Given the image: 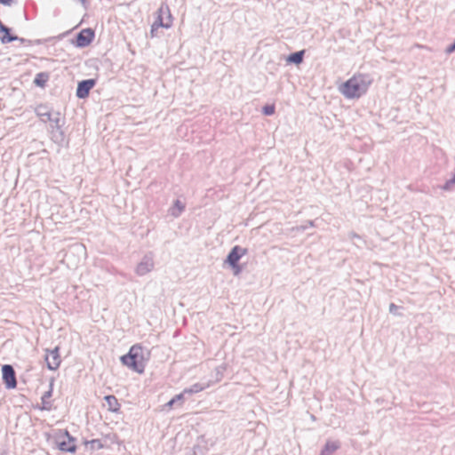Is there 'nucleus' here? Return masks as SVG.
I'll return each instance as SVG.
<instances>
[{"label":"nucleus","mask_w":455,"mask_h":455,"mask_svg":"<svg viewBox=\"0 0 455 455\" xmlns=\"http://www.w3.org/2000/svg\"><path fill=\"white\" fill-rule=\"evenodd\" d=\"M149 359V352L139 344L133 345L127 355L121 357V362L129 369L141 374L145 371L147 362Z\"/></svg>","instance_id":"1"},{"label":"nucleus","mask_w":455,"mask_h":455,"mask_svg":"<svg viewBox=\"0 0 455 455\" xmlns=\"http://www.w3.org/2000/svg\"><path fill=\"white\" fill-rule=\"evenodd\" d=\"M371 83L366 75L354 76L343 84L341 92L347 99H357L366 92Z\"/></svg>","instance_id":"2"},{"label":"nucleus","mask_w":455,"mask_h":455,"mask_svg":"<svg viewBox=\"0 0 455 455\" xmlns=\"http://www.w3.org/2000/svg\"><path fill=\"white\" fill-rule=\"evenodd\" d=\"M158 17L157 20L152 26V32L155 29V27H162L165 28H169L172 26V15L170 13L169 7L167 5H162L158 10Z\"/></svg>","instance_id":"3"},{"label":"nucleus","mask_w":455,"mask_h":455,"mask_svg":"<svg viewBox=\"0 0 455 455\" xmlns=\"http://www.w3.org/2000/svg\"><path fill=\"white\" fill-rule=\"evenodd\" d=\"M154 265V257L152 253H148L143 256L140 263L137 265L135 272L138 275L143 276L152 271Z\"/></svg>","instance_id":"4"},{"label":"nucleus","mask_w":455,"mask_h":455,"mask_svg":"<svg viewBox=\"0 0 455 455\" xmlns=\"http://www.w3.org/2000/svg\"><path fill=\"white\" fill-rule=\"evenodd\" d=\"M95 33L92 28L82 29L76 37V45L80 48L88 46L94 39Z\"/></svg>","instance_id":"5"},{"label":"nucleus","mask_w":455,"mask_h":455,"mask_svg":"<svg viewBox=\"0 0 455 455\" xmlns=\"http://www.w3.org/2000/svg\"><path fill=\"white\" fill-rule=\"evenodd\" d=\"M96 79L90 78L82 80L78 83L76 95L78 99H85L88 97L90 91L95 86Z\"/></svg>","instance_id":"6"},{"label":"nucleus","mask_w":455,"mask_h":455,"mask_svg":"<svg viewBox=\"0 0 455 455\" xmlns=\"http://www.w3.org/2000/svg\"><path fill=\"white\" fill-rule=\"evenodd\" d=\"M2 374L3 380L6 387L9 389L15 388L17 386V380L13 368L9 364L4 365L2 367Z\"/></svg>","instance_id":"7"},{"label":"nucleus","mask_w":455,"mask_h":455,"mask_svg":"<svg viewBox=\"0 0 455 455\" xmlns=\"http://www.w3.org/2000/svg\"><path fill=\"white\" fill-rule=\"evenodd\" d=\"M246 252L245 249L241 248L238 245H235L231 249V251L228 252L226 262L232 267L235 268L237 267V264L242 258L243 255H244Z\"/></svg>","instance_id":"8"},{"label":"nucleus","mask_w":455,"mask_h":455,"mask_svg":"<svg viewBox=\"0 0 455 455\" xmlns=\"http://www.w3.org/2000/svg\"><path fill=\"white\" fill-rule=\"evenodd\" d=\"M45 362L50 370H57L61 363L59 347L48 350L45 355Z\"/></svg>","instance_id":"9"},{"label":"nucleus","mask_w":455,"mask_h":455,"mask_svg":"<svg viewBox=\"0 0 455 455\" xmlns=\"http://www.w3.org/2000/svg\"><path fill=\"white\" fill-rule=\"evenodd\" d=\"M58 446L62 451L75 452L76 450L75 439L69 435L67 430L62 435V440L59 441Z\"/></svg>","instance_id":"10"},{"label":"nucleus","mask_w":455,"mask_h":455,"mask_svg":"<svg viewBox=\"0 0 455 455\" xmlns=\"http://www.w3.org/2000/svg\"><path fill=\"white\" fill-rule=\"evenodd\" d=\"M0 41L3 44H9L13 41H20L23 43L25 41L24 38H20L17 36H13L11 34V28L5 26L1 20H0Z\"/></svg>","instance_id":"11"},{"label":"nucleus","mask_w":455,"mask_h":455,"mask_svg":"<svg viewBox=\"0 0 455 455\" xmlns=\"http://www.w3.org/2000/svg\"><path fill=\"white\" fill-rule=\"evenodd\" d=\"M106 404H104L107 409L111 412H118L121 408V404L118 402L117 398L115 395H108L104 397Z\"/></svg>","instance_id":"12"},{"label":"nucleus","mask_w":455,"mask_h":455,"mask_svg":"<svg viewBox=\"0 0 455 455\" xmlns=\"http://www.w3.org/2000/svg\"><path fill=\"white\" fill-rule=\"evenodd\" d=\"M36 115L40 118V120L44 123L48 122V120L52 119V112L48 106L46 105H39L35 109Z\"/></svg>","instance_id":"13"},{"label":"nucleus","mask_w":455,"mask_h":455,"mask_svg":"<svg viewBox=\"0 0 455 455\" xmlns=\"http://www.w3.org/2000/svg\"><path fill=\"white\" fill-rule=\"evenodd\" d=\"M185 209V204L179 199H177L173 206L170 209V214L174 218H178Z\"/></svg>","instance_id":"14"},{"label":"nucleus","mask_w":455,"mask_h":455,"mask_svg":"<svg viewBox=\"0 0 455 455\" xmlns=\"http://www.w3.org/2000/svg\"><path fill=\"white\" fill-rule=\"evenodd\" d=\"M304 54V50L292 52L288 56L287 61L299 65L303 61Z\"/></svg>","instance_id":"15"},{"label":"nucleus","mask_w":455,"mask_h":455,"mask_svg":"<svg viewBox=\"0 0 455 455\" xmlns=\"http://www.w3.org/2000/svg\"><path fill=\"white\" fill-rule=\"evenodd\" d=\"M48 80H49V74L46 72H40V73L36 74V76L34 79V84L36 86L43 88L45 86Z\"/></svg>","instance_id":"16"},{"label":"nucleus","mask_w":455,"mask_h":455,"mask_svg":"<svg viewBox=\"0 0 455 455\" xmlns=\"http://www.w3.org/2000/svg\"><path fill=\"white\" fill-rule=\"evenodd\" d=\"M48 122H51L54 124V127L59 129L60 127V113L56 112L54 114L52 113V119L48 120Z\"/></svg>","instance_id":"17"},{"label":"nucleus","mask_w":455,"mask_h":455,"mask_svg":"<svg viewBox=\"0 0 455 455\" xmlns=\"http://www.w3.org/2000/svg\"><path fill=\"white\" fill-rule=\"evenodd\" d=\"M275 109L274 105H265L262 108V112L266 116H272L275 113Z\"/></svg>","instance_id":"18"},{"label":"nucleus","mask_w":455,"mask_h":455,"mask_svg":"<svg viewBox=\"0 0 455 455\" xmlns=\"http://www.w3.org/2000/svg\"><path fill=\"white\" fill-rule=\"evenodd\" d=\"M455 184V176L449 180L443 186V189L448 190Z\"/></svg>","instance_id":"19"},{"label":"nucleus","mask_w":455,"mask_h":455,"mask_svg":"<svg viewBox=\"0 0 455 455\" xmlns=\"http://www.w3.org/2000/svg\"><path fill=\"white\" fill-rule=\"evenodd\" d=\"M455 52V41H454L452 44H450V45L445 49V52H446L447 54H451V53H452V52Z\"/></svg>","instance_id":"20"},{"label":"nucleus","mask_w":455,"mask_h":455,"mask_svg":"<svg viewBox=\"0 0 455 455\" xmlns=\"http://www.w3.org/2000/svg\"><path fill=\"white\" fill-rule=\"evenodd\" d=\"M13 0H0V4L4 6H11Z\"/></svg>","instance_id":"21"},{"label":"nucleus","mask_w":455,"mask_h":455,"mask_svg":"<svg viewBox=\"0 0 455 455\" xmlns=\"http://www.w3.org/2000/svg\"><path fill=\"white\" fill-rule=\"evenodd\" d=\"M73 249L76 252H84L85 251V248L83 245H76Z\"/></svg>","instance_id":"22"},{"label":"nucleus","mask_w":455,"mask_h":455,"mask_svg":"<svg viewBox=\"0 0 455 455\" xmlns=\"http://www.w3.org/2000/svg\"><path fill=\"white\" fill-rule=\"evenodd\" d=\"M306 229H307V227H304V225L297 226V227L292 228V230H296V231H299V232H303Z\"/></svg>","instance_id":"23"},{"label":"nucleus","mask_w":455,"mask_h":455,"mask_svg":"<svg viewBox=\"0 0 455 455\" xmlns=\"http://www.w3.org/2000/svg\"><path fill=\"white\" fill-rule=\"evenodd\" d=\"M183 398H184V395H183V393L179 394V395H177L175 397H173V399H175V402H177V401H182V400H183Z\"/></svg>","instance_id":"24"},{"label":"nucleus","mask_w":455,"mask_h":455,"mask_svg":"<svg viewBox=\"0 0 455 455\" xmlns=\"http://www.w3.org/2000/svg\"><path fill=\"white\" fill-rule=\"evenodd\" d=\"M304 227H307V229L308 228L314 227V221L313 220H307V223L304 225Z\"/></svg>","instance_id":"25"},{"label":"nucleus","mask_w":455,"mask_h":455,"mask_svg":"<svg viewBox=\"0 0 455 455\" xmlns=\"http://www.w3.org/2000/svg\"><path fill=\"white\" fill-rule=\"evenodd\" d=\"M174 403H175V399H173V398H172V400H170V401L167 403V404H166V405H167L169 408H172V405L174 404Z\"/></svg>","instance_id":"26"},{"label":"nucleus","mask_w":455,"mask_h":455,"mask_svg":"<svg viewBox=\"0 0 455 455\" xmlns=\"http://www.w3.org/2000/svg\"><path fill=\"white\" fill-rule=\"evenodd\" d=\"M235 275L238 274L241 271V268H240V267L238 265H237V267H235Z\"/></svg>","instance_id":"27"},{"label":"nucleus","mask_w":455,"mask_h":455,"mask_svg":"<svg viewBox=\"0 0 455 455\" xmlns=\"http://www.w3.org/2000/svg\"><path fill=\"white\" fill-rule=\"evenodd\" d=\"M389 307H390V311H392L395 307V304H393V303H391Z\"/></svg>","instance_id":"28"},{"label":"nucleus","mask_w":455,"mask_h":455,"mask_svg":"<svg viewBox=\"0 0 455 455\" xmlns=\"http://www.w3.org/2000/svg\"><path fill=\"white\" fill-rule=\"evenodd\" d=\"M166 17H164V21H168V13H165Z\"/></svg>","instance_id":"29"},{"label":"nucleus","mask_w":455,"mask_h":455,"mask_svg":"<svg viewBox=\"0 0 455 455\" xmlns=\"http://www.w3.org/2000/svg\"><path fill=\"white\" fill-rule=\"evenodd\" d=\"M353 237H356V238L360 239V236L355 234H353Z\"/></svg>","instance_id":"30"},{"label":"nucleus","mask_w":455,"mask_h":455,"mask_svg":"<svg viewBox=\"0 0 455 455\" xmlns=\"http://www.w3.org/2000/svg\"><path fill=\"white\" fill-rule=\"evenodd\" d=\"M187 392H192L191 390H184V393H187Z\"/></svg>","instance_id":"31"}]
</instances>
